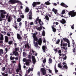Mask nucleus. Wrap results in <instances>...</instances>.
<instances>
[{"instance_id":"4be33fe9","label":"nucleus","mask_w":76,"mask_h":76,"mask_svg":"<svg viewBox=\"0 0 76 76\" xmlns=\"http://www.w3.org/2000/svg\"><path fill=\"white\" fill-rule=\"evenodd\" d=\"M21 20H22V18H18L17 19V21L18 22H21Z\"/></svg>"},{"instance_id":"9b49d317","label":"nucleus","mask_w":76,"mask_h":76,"mask_svg":"<svg viewBox=\"0 0 76 76\" xmlns=\"http://www.w3.org/2000/svg\"><path fill=\"white\" fill-rule=\"evenodd\" d=\"M60 22L61 23H62V24H64V23H66V20L64 19H62V20H60Z\"/></svg>"},{"instance_id":"f03ea898","label":"nucleus","mask_w":76,"mask_h":76,"mask_svg":"<svg viewBox=\"0 0 76 76\" xmlns=\"http://www.w3.org/2000/svg\"><path fill=\"white\" fill-rule=\"evenodd\" d=\"M6 14V12L5 10H0V22L3 20V19L5 18V14Z\"/></svg>"},{"instance_id":"f8f14e48","label":"nucleus","mask_w":76,"mask_h":76,"mask_svg":"<svg viewBox=\"0 0 76 76\" xmlns=\"http://www.w3.org/2000/svg\"><path fill=\"white\" fill-rule=\"evenodd\" d=\"M30 62H31V59H27L26 62V65H28L30 63Z\"/></svg>"},{"instance_id":"72a5a7b5","label":"nucleus","mask_w":76,"mask_h":76,"mask_svg":"<svg viewBox=\"0 0 76 76\" xmlns=\"http://www.w3.org/2000/svg\"><path fill=\"white\" fill-rule=\"evenodd\" d=\"M32 5L33 7H35V6H37L36 3L35 2H33V4H32Z\"/></svg>"},{"instance_id":"3c124183","label":"nucleus","mask_w":76,"mask_h":76,"mask_svg":"<svg viewBox=\"0 0 76 76\" xmlns=\"http://www.w3.org/2000/svg\"><path fill=\"white\" fill-rule=\"evenodd\" d=\"M63 40H64V42H66L67 39L66 38H63Z\"/></svg>"},{"instance_id":"2eb2a0df","label":"nucleus","mask_w":76,"mask_h":76,"mask_svg":"<svg viewBox=\"0 0 76 76\" xmlns=\"http://www.w3.org/2000/svg\"><path fill=\"white\" fill-rule=\"evenodd\" d=\"M53 12H54L55 13V14H56L57 13V10L55 9L54 8L52 10Z\"/></svg>"},{"instance_id":"69168bd1","label":"nucleus","mask_w":76,"mask_h":76,"mask_svg":"<svg viewBox=\"0 0 76 76\" xmlns=\"http://www.w3.org/2000/svg\"><path fill=\"white\" fill-rule=\"evenodd\" d=\"M42 48H47V46L46 45H45V46H43Z\"/></svg>"},{"instance_id":"412c9836","label":"nucleus","mask_w":76,"mask_h":76,"mask_svg":"<svg viewBox=\"0 0 76 76\" xmlns=\"http://www.w3.org/2000/svg\"><path fill=\"white\" fill-rule=\"evenodd\" d=\"M29 9L28 8V7H26V9H25V12L26 13H27V12H29Z\"/></svg>"},{"instance_id":"4d7b16f0","label":"nucleus","mask_w":76,"mask_h":76,"mask_svg":"<svg viewBox=\"0 0 76 76\" xmlns=\"http://www.w3.org/2000/svg\"><path fill=\"white\" fill-rule=\"evenodd\" d=\"M35 3H36V5L37 4H40V2H35Z\"/></svg>"},{"instance_id":"49530a36","label":"nucleus","mask_w":76,"mask_h":76,"mask_svg":"<svg viewBox=\"0 0 76 76\" xmlns=\"http://www.w3.org/2000/svg\"><path fill=\"white\" fill-rule=\"evenodd\" d=\"M18 69H19L20 70L21 69V66L20 64L18 65Z\"/></svg>"},{"instance_id":"6e6d98bb","label":"nucleus","mask_w":76,"mask_h":76,"mask_svg":"<svg viewBox=\"0 0 76 76\" xmlns=\"http://www.w3.org/2000/svg\"><path fill=\"white\" fill-rule=\"evenodd\" d=\"M6 17V18H7L9 17V13H8L7 15H5V17Z\"/></svg>"},{"instance_id":"37998d69","label":"nucleus","mask_w":76,"mask_h":76,"mask_svg":"<svg viewBox=\"0 0 76 76\" xmlns=\"http://www.w3.org/2000/svg\"><path fill=\"white\" fill-rule=\"evenodd\" d=\"M60 39H58V40L56 41V44H58L60 42Z\"/></svg>"},{"instance_id":"864d4df0","label":"nucleus","mask_w":76,"mask_h":76,"mask_svg":"<svg viewBox=\"0 0 76 76\" xmlns=\"http://www.w3.org/2000/svg\"><path fill=\"white\" fill-rule=\"evenodd\" d=\"M43 62L44 63H45L46 62V59H44V60L43 61Z\"/></svg>"},{"instance_id":"8fccbe9b","label":"nucleus","mask_w":76,"mask_h":76,"mask_svg":"<svg viewBox=\"0 0 76 76\" xmlns=\"http://www.w3.org/2000/svg\"><path fill=\"white\" fill-rule=\"evenodd\" d=\"M55 73H58V71L57 70V69H55Z\"/></svg>"},{"instance_id":"c9c22d12","label":"nucleus","mask_w":76,"mask_h":76,"mask_svg":"<svg viewBox=\"0 0 76 76\" xmlns=\"http://www.w3.org/2000/svg\"><path fill=\"white\" fill-rule=\"evenodd\" d=\"M41 7L42 9H43L44 7H46V8L47 7V6H45V5H44L43 4L41 5Z\"/></svg>"},{"instance_id":"cd10ccee","label":"nucleus","mask_w":76,"mask_h":76,"mask_svg":"<svg viewBox=\"0 0 76 76\" xmlns=\"http://www.w3.org/2000/svg\"><path fill=\"white\" fill-rule=\"evenodd\" d=\"M52 29H53V31L54 32H56V29L55 28L52 27Z\"/></svg>"},{"instance_id":"58836bf2","label":"nucleus","mask_w":76,"mask_h":76,"mask_svg":"<svg viewBox=\"0 0 76 76\" xmlns=\"http://www.w3.org/2000/svg\"><path fill=\"white\" fill-rule=\"evenodd\" d=\"M49 62L50 63H52V59H51V58H50L49 59Z\"/></svg>"},{"instance_id":"c03bdc74","label":"nucleus","mask_w":76,"mask_h":76,"mask_svg":"<svg viewBox=\"0 0 76 76\" xmlns=\"http://www.w3.org/2000/svg\"><path fill=\"white\" fill-rule=\"evenodd\" d=\"M35 37H37V36H36L35 33H34L33 34V38H35Z\"/></svg>"},{"instance_id":"7ed1b4c3","label":"nucleus","mask_w":76,"mask_h":76,"mask_svg":"<svg viewBox=\"0 0 76 76\" xmlns=\"http://www.w3.org/2000/svg\"><path fill=\"white\" fill-rule=\"evenodd\" d=\"M68 15L71 17H75L76 15V12H75V11H71L69 12Z\"/></svg>"},{"instance_id":"774afa93","label":"nucleus","mask_w":76,"mask_h":76,"mask_svg":"<svg viewBox=\"0 0 76 76\" xmlns=\"http://www.w3.org/2000/svg\"><path fill=\"white\" fill-rule=\"evenodd\" d=\"M42 36H45V33L44 32H43L42 33Z\"/></svg>"},{"instance_id":"9d476101","label":"nucleus","mask_w":76,"mask_h":76,"mask_svg":"<svg viewBox=\"0 0 76 76\" xmlns=\"http://www.w3.org/2000/svg\"><path fill=\"white\" fill-rule=\"evenodd\" d=\"M32 12L31 11V10H30V12L29 13V19L30 20L32 19Z\"/></svg>"},{"instance_id":"6ab92c4d","label":"nucleus","mask_w":76,"mask_h":76,"mask_svg":"<svg viewBox=\"0 0 76 76\" xmlns=\"http://www.w3.org/2000/svg\"><path fill=\"white\" fill-rule=\"evenodd\" d=\"M34 46L36 48H38V43L37 42H34Z\"/></svg>"},{"instance_id":"dca6fc26","label":"nucleus","mask_w":76,"mask_h":76,"mask_svg":"<svg viewBox=\"0 0 76 76\" xmlns=\"http://www.w3.org/2000/svg\"><path fill=\"white\" fill-rule=\"evenodd\" d=\"M19 49L17 48H15V50L13 52V54H14L16 52H17L18 51H19Z\"/></svg>"},{"instance_id":"473e14b6","label":"nucleus","mask_w":76,"mask_h":76,"mask_svg":"<svg viewBox=\"0 0 76 76\" xmlns=\"http://www.w3.org/2000/svg\"><path fill=\"white\" fill-rule=\"evenodd\" d=\"M32 61H33V64H35L36 63V59H32Z\"/></svg>"},{"instance_id":"b1692460","label":"nucleus","mask_w":76,"mask_h":76,"mask_svg":"<svg viewBox=\"0 0 76 76\" xmlns=\"http://www.w3.org/2000/svg\"><path fill=\"white\" fill-rule=\"evenodd\" d=\"M34 42H35V41H36L37 42H38V38H37V37H34Z\"/></svg>"},{"instance_id":"603ef678","label":"nucleus","mask_w":76,"mask_h":76,"mask_svg":"<svg viewBox=\"0 0 76 76\" xmlns=\"http://www.w3.org/2000/svg\"><path fill=\"white\" fill-rule=\"evenodd\" d=\"M20 17H21V18H24V15H21L20 16Z\"/></svg>"},{"instance_id":"0e129e2a","label":"nucleus","mask_w":76,"mask_h":76,"mask_svg":"<svg viewBox=\"0 0 76 76\" xmlns=\"http://www.w3.org/2000/svg\"><path fill=\"white\" fill-rule=\"evenodd\" d=\"M5 51H6V53H7V51H8V49H7V48H5Z\"/></svg>"},{"instance_id":"13d9d810","label":"nucleus","mask_w":76,"mask_h":76,"mask_svg":"<svg viewBox=\"0 0 76 76\" xmlns=\"http://www.w3.org/2000/svg\"><path fill=\"white\" fill-rule=\"evenodd\" d=\"M66 42H67L68 43H70V41H69V40L68 39H66Z\"/></svg>"},{"instance_id":"6e6552de","label":"nucleus","mask_w":76,"mask_h":76,"mask_svg":"<svg viewBox=\"0 0 76 76\" xmlns=\"http://www.w3.org/2000/svg\"><path fill=\"white\" fill-rule=\"evenodd\" d=\"M17 37L18 39H19L20 40H22V39H23L22 37H21L20 35L19 34H17Z\"/></svg>"},{"instance_id":"c756f323","label":"nucleus","mask_w":76,"mask_h":76,"mask_svg":"<svg viewBox=\"0 0 76 76\" xmlns=\"http://www.w3.org/2000/svg\"><path fill=\"white\" fill-rule=\"evenodd\" d=\"M58 67H59V68H62V66H61V64L59 63L58 65Z\"/></svg>"},{"instance_id":"20e7f679","label":"nucleus","mask_w":76,"mask_h":76,"mask_svg":"<svg viewBox=\"0 0 76 76\" xmlns=\"http://www.w3.org/2000/svg\"><path fill=\"white\" fill-rule=\"evenodd\" d=\"M14 23H13V26L16 29V30L17 31H20V28L19 27H17V23H16V21L15 20L14 22Z\"/></svg>"},{"instance_id":"052dcab7","label":"nucleus","mask_w":76,"mask_h":76,"mask_svg":"<svg viewBox=\"0 0 76 76\" xmlns=\"http://www.w3.org/2000/svg\"><path fill=\"white\" fill-rule=\"evenodd\" d=\"M31 58H32V60H33L34 59H35V57H34V56H32Z\"/></svg>"},{"instance_id":"4c0bfd02","label":"nucleus","mask_w":76,"mask_h":76,"mask_svg":"<svg viewBox=\"0 0 76 76\" xmlns=\"http://www.w3.org/2000/svg\"><path fill=\"white\" fill-rule=\"evenodd\" d=\"M45 4H46V5H50V3L49 2H46L45 3Z\"/></svg>"},{"instance_id":"423d86ee","label":"nucleus","mask_w":76,"mask_h":76,"mask_svg":"<svg viewBox=\"0 0 76 76\" xmlns=\"http://www.w3.org/2000/svg\"><path fill=\"white\" fill-rule=\"evenodd\" d=\"M9 2L12 4H15V3H19V1L18 0H10L9 1Z\"/></svg>"},{"instance_id":"bf43d9fd","label":"nucleus","mask_w":76,"mask_h":76,"mask_svg":"<svg viewBox=\"0 0 76 76\" xmlns=\"http://www.w3.org/2000/svg\"><path fill=\"white\" fill-rule=\"evenodd\" d=\"M71 28L72 29H74V24L72 25V26H71Z\"/></svg>"},{"instance_id":"f257e3e1","label":"nucleus","mask_w":76,"mask_h":76,"mask_svg":"<svg viewBox=\"0 0 76 76\" xmlns=\"http://www.w3.org/2000/svg\"><path fill=\"white\" fill-rule=\"evenodd\" d=\"M39 17H37V18H36V20H35V23H36L37 25H38V23H39V25H40L39 27L37 28V29L39 31H41L42 29V25H44V23L42 20L41 19H39Z\"/></svg>"},{"instance_id":"ddd939ff","label":"nucleus","mask_w":76,"mask_h":76,"mask_svg":"<svg viewBox=\"0 0 76 76\" xmlns=\"http://www.w3.org/2000/svg\"><path fill=\"white\" fill-rule=\"evenodd\" d=\"M60 5L63 7H68V6L66 5L65 4L62 2L61 3Z\"/></svg>"},{"instance_id":"de8ad7c7","label":"nucleus","mask_w":76,"mask_h":76,"mask_svg":"<svg viewBox=\"0 0 76 76\" xmlns=\"http://www.w3.org/2000/svg\"><path fill=\"white\" fill-rule=\"evenodd\" d=\"M22 22H20L19 23V25L20 27H21V26H22Z\"/></svg>"},{"instance_id":"2f4dec72","label":"nucleus","mask_w":76,"mask_h":76,"mask_svg":"<svg viewBox=\"0 0 76 76\" xmlns=\"http://www.w3.org/2000/svg\"><path fill=\"white\" fill-rule=\"evenodd\" d=\"M53 50H54V51H55V54H56V53H57L58 52V50H57V48H56V49L54 48Z\"/></svg>"},{"instance_id":"5fc2aeb1","label":"nucleus","mask_w":76,"mask_h":76,"mask_svg":"<svg viewBox=\"0 0 76 76\" xmlns=\"http://www.w3.org/2000/svg\"><path fill=\"white\" fill-rule=\"evenodd\" d=\"M23 61L24 62H25V61H26V58H23Z\"/></svg>"},{"instance_id":"a18cd8bd","label":"nucleus","mask_w":76,"mask_h":76,"mask_svg":"<svg viewBox=\"0 0 76 76\" xmlns=\"http://www.w3.org/2000/svg\"><path fill=\"white\" fill-rule=\"evenodd\" d=\"M28 57L29 59H31V55H29L28 56Z\"/></svg>"},{"instance_id":"393cba45","label":"nucleus","mask_w":76,"mask_h":76,"mask_svg":"<svg viewBox=\"0 0 76 76\" xmlns=\"http://www.w3.org/2000/svg\"><path fill=\"white\" fill-rule=\"evenodd\" d=\"M63 67L64 70H65V69H64V68H65L66 69H67L68 68V67H67V66L66 65H64L63 66Z\"/></svg>"},{"instance_id":"f704fd0d","label":"nucleus","mask_w":76,"mask_h":76,"mask_svg":"<svg viewBox=\"0 0 76 76\" xmlns=\"http://www.w3.org/2000/svg\"><path fill=\"white\" fill-rule=\"evenodd\" d=\"M15 59V57H12V56H11L10 57V60H13Z\"/></svg>"},{"instance_id":"1a4fd4ad","label":"nucleus","mask_w":76,"mask_h":76,"mask_svg":"<svg viewBox=\"0 0 76 76\" xmlns=\"http://www.w3.org/2000/svg\"><path fill=\"white\" fill-rule=\"evenodd\" d=\"M37 42H38L39 45H41L42 44V39H41V38H39Z\"/></svg>"},{"instance_id":"338daca9","label":"nucleus","mask_w":76,"mask_h":76,"mask_svg":"<svg viewBox=\"0 0 76 76\" xmlns=\"http://www.w3.org/2000/svg\"><path fill=\"white\" fill-rule=\"evenodd\" d=\"M73 52V53H75L76 52V49H75V48H74Z\"/></svg>"},{"instance_id":"e2e57ef3","label":"nucleus","mask_w":76,"mask_h":76,"mask_svg":"<svg viewBox=\"0 0 76 76\" xmlns=\"http://www.w3.org/2000/svg\"><path fill=\"white\" fill-rule=\"evenodd\" d=\"M58 53H59L60 54H61V50H59L58 51Z\"/></svg>"},{"instance_id":"79ce46f5","label":"nucleus","mask_w":76,"mask_h":76,"mask_svg":"<svg viewBox=\"0 0 76 76\" xmlns=\"http://www.w3.org/2000/svg\"><path fill=\"white\" fill-rule=\"evenodd\" d=\"M6 70V67H3V68L1 69V70L2 71H4Z\"/></svg>"},{"instance_id":"680f3d73","label":"nucleus","mask_w":76,"mask_h":76,"mask_svg":"<svg viewBox=\"0 0 76 76\" xmlns=\"http://www.w3.org/2000/svg\"><path fill=\"white\" fill-rule=\"evenodd\" d=\"M30 25H34V23L33 22H31L30 23H29Z\"/></svg>"},{"instance_id":"0eeeda50","label":"nucleus","mask_w":76,"mask_h":76,"mask_svg":"<svg viewBox=\"0 0 76 76\" xmlns=\"http://www.w3.org/2000/svg\"><path fill=\"white\" fill-rule=\"evenodd\" d=\"M41 70L43 75H45L46 74V70H45V69L44 68H42L41 69Z\"/></svg>"},{"instance_id":"39448f33","label":"nucleus","mask_w":76,"mask_h":76,"mask_svg":"<svg viewBox=\"0 0 76 76\" xmlns=\"http://www.w3.org/2000/svg\"><path fill=\"white\" fill-rule=\"evenodd\" d=\"M63 40H61V48H65L67 46V44L66 43H63Z\"/></svg>"},{"instance_id":"4468645a","label":"nucleus","mask_w":76,"mask_h":76,"mask_svg":"<svg viewBox=\"0 0 76 76\" xmlns=\"http://www.w3.org/2000/svg\"><path fill=\"white\" fill-rule=\"evenodd\" d=\"M5 41L7 43L9 42V38L7 36H5Z\"/></svg>"},{"instance_id":"a19ab883","label":"nucleus","mask_w":76,"mask_h":76,"mask_svg":"<svg viewBox=\"0 0 76 76\" xmlns=\"http://www.w3.org/2000/svg\"><path fill=\"white\" fill-rule=\"evenodd\" d=\"M13 43V42L12 41H9L8 42V44L10 45H11Z\"/></svg>"},{"instance_id":"a878e982","label":"nucleus","mask_w":76,"mask_h":76,"mask_svg":"<svg viewBox=\"0 0 76 76\" xmlns=\"http://www.w3.org/2000/svg\"><path fill=\"white\" fill-rule=\"evenodd\" d=\"M3 54V50L2 49H0V56Z\"/></svg>"},{"instance_id":"09e8293b","label":"nucleus","mask_w":76,"mask_h":76,"mask_svg":"<svg viewBox=\"0 0 76 76\" xmlns=\"http://www.w3.org/2000/svg\"><path fill=\"white\" fill-rule=\"evenodd\" d=\"M37 75L38 76H40V72H38L37 73Z\"/></svg>"},{"instance_id":"a211bd4d","label":"nucleus","mask_w":76,"mask_h":76,"mask_svg":"<svg viewBox=\"0 0 76 76\" xmlns=\"http://www.w3.org/2000/svg\"><path fill=\"white\" fill-rule=\"evenodd\" d=\"M31 71H33V68H32L31 69L29 68L27 71V73H28V74Z\"/></svg>"},{"instance_id":"ea45409f","label":"nucleus","mask_w":76,"mask_h":76,"mask_svg":"<svg viewBox=\"0 0 76 76\" xmlns=\"http://www.w3.org/2000/svg\"><path fill=\"white\" fill-rule=\"evenodd\" d=\"M14 54L15 56H18V52H15Z\"/></svg>"},{"instance_id":"f3484780","label":"nucleus","mask_w":76,"mask_h":76,"mask_svg":"<svg viewBox=\"0 0 76 76\" xmlns=\"http://www.w3.org/2000/svg\"><path fill=\"white\" fill-rule=\"evenodd\" d=\"M42 50H43V51L44 52V53H45V52L47 51L48 50V49L47 48H42Z\"/></svg>"},{"instance_id":"5701e85b","label":"nucleus","mask_w":76,"mask_h":76,"mask_svg":"<svg viewBox=\"0 0 76 76\" xmlns=\"http://www.w3.org/2000/svg\"><path fill=\"white\" fill-rule=\"evenodd\" d=\"M25 48H26L28 47V48H30V47L29 45V44L28 43L26 44L25 45Z\"/></svg>"},{"instance_id":"7c9ffc66","label":"nucleus","mask_w":76,"mask_h":76,"mask_svg":"<svg viewBox=\"0 0 76 76\" xmlns=\"http://www.w3.org/2000/svg\"><path fill=\"white\" fill-rule=\"evenodd\" d=\"M45 18L47 20H49V17L48 15H46L45 16Z\"/></svg>"},{"instance_id":"bb28decb","label":"nucleus","mask_w":76,"mask_h":76,"mask_svg":"<svg viewBox=\"0 0 76 76\" xmlns=\"http://www.w3.org/2000/svg\"><path fill=\"white\" fill-rule=\"evenodd\" d=\"M8 21L9 22H10L11 21V17L10 16L8 18Z\"/></svg>"},{"instance_id":"e433bc0d","label":"nucleus","mask_w":76,"mask_h":76,"mask_svg":"<svg viewBox=\"0 0 76 76\" xmlns=\"http://www.w3.org/2000/svg\"><path fill=\"white\" fill-rule=\"evenodd\" d=\"M65 13H66V11L65 10H63L62 11L61 13L62 15H64Z\"/></svg>"},{"instance_id":"aec40b11","label":"nucleus","mask_w":76,"mask_h":76,"mask_svg":"<svg viewBox=\"0 0 76 76\" xmlns=\"http://www.w3.org/2000/svg\"><path fill=\"white\" fill-rule=\"evenodd\" d=\"M4 39V38H3V34H1V37H0V41L1 40V41H3Z\"/></svg>"},{"instance_id":"c85d7f7f","label":"nucleus","mask_w":76,"mask_h":76,"mask_svg":"<svg viewBox=\"0 0 76 76\" xmlns=\"http://www.w3.org/2000/svg\"><path fill=\"white\" fill-rule=\"evenodd\" d=\"M21 70V69H20L19 68H18L16 70V72L17 73H19V71H20Z\"/></svg>"}]
</instances>
